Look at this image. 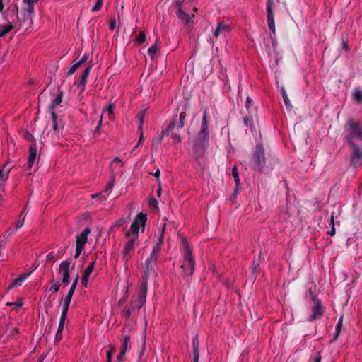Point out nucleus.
I'll list each match as a JSON object with an SVG mask.
<instances>
[{
  "mask_svg": "<svg viewBox=\"0 0 362 362\" xmlns=\"http://www.w3.org/2000/svg\"><path fill=\"white\" fill-rule=\"evenodd\" d=\"M146 221V214L139 213L134 218L129 230L126 232L125 236L127 238V241L122 252L123 260L125 262V263L128 262L132 253L134 252L135 245L138 244L139 243L138 239L139 226H141L142 227V230H144Z\"/></svg>",
  "mask_w": 362,
  "mask_h": 362,
  "instance_id": "f257e3e1",
  "label": "nucleus"
},
{
  "mask_svg": "<svg viewBox=\"0 0 362 362\" xmlns=\"http://www.w3.org/2000/svg\"><path fill=\"white\" fill-rule=\"evenodd\" d=\"M147 294L146 279L142 284H139L137 294L133 296L131 300L130 306L124 310L122 315L129 319L132 313L139 310L145 303Z\"/></svg>",
  "mask_w": 362,
  "mask_h": 362,
  "instance_id": "f03ea898",
  "label": "nucleus"
},
{
  "mask_svg": "<svg viewBox=\"0 0 362 362\" xmlns=\"http://www.w3.org/2000/svg\"><path fill=\"white\" fill-rule=\"evenodd\" d=\"M252 166L255 171L267 173H270L274 168L273 165H266L264 150L262 144H257L255 146L252 159Z\"/></svg>",
  "mask_w": 362,
  "mask_h": 362,
  "instance_id": "7ed1b4c3",
  "label": "nucleus"
},
{
  "mask_svg": "<svg viewBox=\"0 0 362 362\" xmlns=\"http://www.w3.org/2000/svg\"><path fill=\"white\" fill-rule=\"evenodd\" d=\"M344 132L346 133L344 139L347 143L355 142L358 139L362 141V122L354 119H349L344 125Z\"/></svg>",
  "mask_w": 362,
  "mask_h": 362,
  "instance_id": "20e7f679",
  "label": "nucleus"
},
{
  "mask_svg": "<svg viewBox=\"0 0 362 362\" xmlns=\"http://www.w3.org/2000/svg\"><path fill=\"white\" fill-rule=\"evenodd\" d=\"M286 7V5L285 3L281 4L280 1H267L266 7L267 13V23L271 32L270 35L272 38L276 37V28L274 22L275 13H279L281 8L285 9Z\"/></svg>",
  "mask_w": 362,
  "mask_h": 362,
  "instance_id": "39448f33",
  "label": "nucleus"
},
{
  "mask_svg": "<svg viewBox=\"0 0 362 362\" xmlns=\"http://www.w3.org/2000/svg\"><path fill=\"white\" fill-rule=\"evenodd\" d=\"M190 156L195 163L202 166V158L204 157V123L202 124L197 139L193 141L190 151Z\"/></svg>",
  "mask_w": 362,
  "mask_h": 362,
  "instance_id": "423d86ee",
  "label": "nucleus"
},
{
  "mask_svg": "<svg viewBox=\"0 0 362 362\" xmlns=\"http://www.w3.org/2000/svg\"><path fill=\"white\" fill-rule=\"evenodd\" d=\"M243 121L246 127H250L251 131L255 130L254 120L257 116V108L254 106L252 100L247 98L245 110L242 112Z\"/></svg>",
  "mask_w": 362,
  "mask_h": 362,
  "instance_id": "0eeeda50",
  "label": "nucleus"
},
{
  "mask_svg": "<svg viewBox=\"0 0 362 362\" xmlns=\"http://www.w3.org/2000/svg\"><path fill=\"white\" fill-rule=\"evenodd\" d=\"M182 244L185 247V260L181 268L186 276H189L192 274L194 271V260L186 238L182 239Z\"/></svg>",
  "mask_w": 362,
  "mask_h": 362,
  "instance_id": "6e6552de",
  "label": "nucleus"
},
{
  "mask_svg": "<svg viewBox=\"0 0 362 362\" xmlns=\"http://www.w3.org/2000/svg\"><path fill=\"white\" fill-rule=\"evenodd\" d=\"M357 144L355 142L348 143L351 147V165L357 168L362 164V141Z\"/></svg>",
  "mask_w": 362,
  "mask_h": 362,
  "instance_id": "1a4fd4ad",
  "label": "nucleus"
},
{
  "mask_svg": "<svg viewBox=\"0 0 362 362\" xmlns=\"http://www.w3.org/2000/svg\"><path fill=\"white\" fill-rule=\"evenodd\" d=\"M312 299L314 302V305L311 308V314L307 319L308 322H313L321 318L325 313V308L321 302L313 295H312Z\"/></svg>",
  "mask_w": 362,
  "mask_h": 362,
  "instance_id": "9d476101",
  "label": "nucleus"
},
{
  "mask_svg": "<svg viewBox=\"0 0 362 362\" xmlns=\"http://www.w3.org/2000/svg\"><path fill=\"white\" fill-rule=\"evenodd\" d=\"M185 118L186 112L185 111L180 112L179 115H175L166 128L165 131V134H169L175 129L177 132L182 129L184 127Z\"/></svg>",
  "mask_w": 362,
  "mask_h": 362,
  "instance_id": "9b49d317",
  "label": "nucleus"
},
{
  "mask_svg": "<svg viewBox=\"0 0 362 362\" xmlns=\"http://www.w3.org/2000/svg\"><path fill=\"white\" fill-rule=\"evenodd\" d=\"M177 6V11L176 13L177 17L183 21L185 24L189 23L191 18L190 12L184 11V9L188 8V1H179Z\"/></svg>",
  "mask_w": 362,
  "mask_h": 362,
  "instance_id": "f8f14e48",
  "label": "nucleus"
},
{
  "mask_svg": "<svg viewBox=\"0 0 362 362\" xmlns=\"http://www.w3.org/2000/svg\"><path fill=\"white\" fill-rule=\"evenodd\" d=\"M165 226H166V224H165V223H164L162 226V231H161V234H160V236L158 240V243H157L156 245H155L153 247L151 257H151V259L154 260V262H156L158 255L159 254V252H160V250H161V244L163 243V235H164V233L165 230Z\"/></svg>",
  "mask_w": 362,
  "mask_h": 362,
  "instance_id": "ddd939ff",
  "label": "nucleus"
},
{
  "mask_svg": "<svg viewBox=\"0 0 362 362\" xmlns=\"http://www.w3.org/2000/svg\"><path fill=\"white\" fill-rule=\"evenodd\" d=\"M69 265L67 261L62 262L59 265V271L62 274V282L65 285L69 283Z\"/></svg>",
  "mask_w": 362,
  "mask_h": 362,
  "instance_id": "4468645a",
  "label": "nucleus"
},
{
  "mask_svg": "<svg viewBox=\"0 0 362 362\" xmlns=\"http://www.w3.org/2000/svg\"><path fill=\"white\" fill-rule=\"evenodd\" d=\"M90 233V229L89 228H86L76 236V247L84 248L88 241V236Z\"/></svg>",
  "mask_w": 362,
  "mask_h": 362,
  "instance_id": "2eb2a0df",
  "label": "nucleus"
},
{
  "mask_svg": "<svg viewBox=\"0 0 362 362\" xmlns=\"http://www.w3.org/2000/svg\"><path fill=\"white\" fill-rule=\"evenodd\" d=\"M230 30V28L228 25L223 21H218L216 28L213 30V35L216 37H218L222 34L229 32Z\"/></svg>",
  "mask_w": 362,
  "mask_h": 362,
  "instance_id": "dca6fc26",
  "label": "nucleus"
},
{
  "mask_svg": "<svg viewBox=\"0 0 362 362\" xmlns=\"http://www.w3.org/2000/svg\"><path fill=\"white\" fill-rule=\"evenodd\" d=\"M91 68H92V65L88 66V67H86V69L83 71V73L81 74L80 81L77 84V86L81 90V91H83L85 89V86L86 84V80L90 74Z\"/></svg>",
  "mask_w": 362,
  "mask_h": 362,
  "instance_id": "f3484780",
  "label": "nucleus"
},
{
  "mask_svg": "<svg viewBox=\"0 0 362 362\" xmlns=\"http://www.w3.org/2000/svg\"><path fill=\"white\" fill-rule=\"evenodd\" d=\"M154 262L153 259H151V257L148 258L146 261V265H145V271H144V276L142 277V279L141 281H140L139 284H142L144 282V281L146 279V288H148V275L150 274V273L151 272V271L153 270V267L151 266V262Z\"/></svg>",
  "mask_w": 362,
  "mask_h": 362,
  "instance_id": "a211bd4d",
  "label": "nucleus"
},
{
  "mask_svg": "<svg viewBox=\"0 0 362 362\" xmlns=\"http://www.w3.org/2000/svg\"><path fill=\"white\" fill-rule=\"evenodd\" d=\"M95 261H92L90 263L88 267L86 268L83 276H82L81 283H82L83 286H84V287L87 286V284H88V279H89V276H90V274L92 273V272L93 270V268H94V266H95Z\"/></svg>",
  "mask_w": 362,
  "mask_h": 362,
  "instance_id": "6ab92c4d",
  "label": "nucleus"
},
{
  "mask_svg": "<svg viewBox=\"0 0 362 362\" xmlns=\"http://www.w3.org/2000/svg\"><path fill=\"white\" fill-rule=\"evenodd\" d=\"M37 148L36 143L31 144L29 148L28 167L30 168L36 158Z\"/></svg>",
  "mask_w": 362,
  "mask_h": 362,
  "instance_id": "aec40b11",
  "label": "nucleus"
},
{
  "mask_svg": "<svg viewBox=\"0 0 362 362\" xmlns=\"http://www.w3.org/2000/svg\"><path fill=\"white\" fill-rule=\"evenodd\" d=\"M33 3L34 1H23V5L21 7L22 11H24L25 16L30 17L33 13Z\"/></svg>",
  "mask_w": 362,
  "mask_h": 362,
  "instance_id": "412c9836",
  "label": "nucleus"
},
{
  "mask_svg": "<svg viewBox=\"0 0 362 362\" xmlns=\"http://www.w3.org/2000/svg\"><path fill=\"white\" fill-rule=\"evenodd\" d=\"M193 345V362L199 361V341L198 337L196 336L194 337L192 341Z\"/></svg>",
  "mask_w": 362,
  "mask_h": 362,
  "instance_id": "4be33fe9",
  "label": "nucleus"
},
{
  "mask_svg": "<svg viewBox=\"0 0 362 362\" xmlns=\"http://www.w3.org/2000/svg\"><path fill=\"white\" fill-rule=\"evenodd\" d=\"M30 273H23L20 275V276L17 279H16L13 283L8 286V289H11L15 286H21L22 284V282L26 279Z\"/></svg>",
  "mask_w": 362,
  "mask_h": 362,
  "instance_id": "5701e85b",
  "label": "nucleus"
},
{
  "mask_svg": "<svg viewBox=\"0 0 362 362\" xmlns=\"http://www.w3.org/2000/svg\"><path fill=\"white\" fill-rule=\"evenodd\" d=\"M8 161H7L1 168H0V182L4 183L7 181L9 176V173L11 170V168H9L7 170H5L6 165Z\"/></svg>",
  "mask_w": 362,
  "mask_h": 362,
  "instance_id": "b1692460",
  "label": "nucleus"
},
{
  "mask_svg": "<svg viewBox=\"0 0 362 362\" xmlns=\"http://www.w3.org/2000/svg\"><path fill=\"white\" fill-rule=\"evenodd\" d=\"M71 298H72V296H70V295L67 294L66 296L65 297V298L64 299V300H63V310H62V313L61 316H64V317H66Z\"/></svg>",
  "mask_w": 362,
  "mask_h": 362,
  "instance_id": "393cba45",
  "label": "nucleus"
},
{
  "mask_svg": "<svg viewBox=\"0 0 362 362\" xmlns=\"http://www.w3.org/2000/svg\"><path fill=\"white\" fill-rule=\"evenodd\" d=\"M281 93L282 95V98H283L285 106L286 107L287 109L291 110L292 108V105H291V100H289L288 96L286 93V91L284 88H281Z\"/></svg>",
  "mask_w": 362,
  "mask_h": 362,
  "instance_id": "a878e982",
  "label": "nucleus"
},
{
  "mask_svg": "<svg viewBox=\"0 0 362 362\" xmlns=\"http://www.w3.org/2000/svg\"><path fill=\"white\" fill-rule=\"evenodd\" d=\"M146 111V110H144L139 112L137 114V119L139 120V127H138L139 132H141V130L143 129V124H144V121Z\"/></svg>",
  "mask_w": 362,
  "mask_h": 362,
  "instance_id": "bb28decb",
  "label": "nucleus"
},
{
  "mask_svg": "<svg viewBox=\"0 0 362 362\" xmlns=\"http://www.w3.org/2000/svg\"><path fill=\"white\" fill-rule=\"evenodd\" d=\"M342 322H343V317H341L336 325V328H335V335L333 338V340L336 341L339 334H340V332H341V328H342Z\"/></svg>",
  "mask_w": 362,
  "mask_h": 362,
  "instance_id": "cd10ccee",
  "label": "nucleus"
},
{
  "mask_svg": "<svg viewBox=\"0 0 362 362\" xmlns=\"http://www.w3.org/2000/svg\"><path fill=\"white\" fill-rule=\"evenodd\" d=\"M62 96H63V92L62 90H59V94L57 95V97L53 100L51 108H54L55 106L59 105L62 100Z\"/></svg>",
  "mask_w": 362,
  "mask_h": 362,
  "instance_id": "c85d7f7f",
  "label": "nucleus"
},
{
  "mask_svg": "<svg viewBox=\"0 0 362 362\" xmlns=\"http://www.w3.org/2000/svg\"><path fill=\"white\" fill-rule=\"evenodd\" d=\"M232 175L234 177V181L236 185H240V180L239 177L238 170L237 166H233L232 168Z\"/></svg>",
  "mask_w": 362,
  "mask_h": 362,
  "instance_id": "c756f323",
  "label": "nucleus"
},
{
  "mask_svg": "<svg viewBox=\"0 0 362 362\" xmlns=\"http://www.w3.org/2000/svg\"><path fill=\"white\" fill-rule=\"evenodd\" d=\"M129 342L130 337L129 335H124L123 337V342L121 346V350L123 351V352L127 351Z\"/></svg>",
  "mask_w": 362,
  "mask_h": 362,
  "instance_id": "7c9ffc66",
  "label": "nucleus"
},
{
  "mask_svg": "<svg viewBox=\"0 0 362 362\" xmlns=\"http://www.w3.org/2000/svg\"><path fill=\"white\" fill-rule=\"evenodd\" d=\"M78 279H79V276L77 275L76 276V278L74 279V281H73V283H72V284H71V287L69 288V292L67 293L68 295H70V296H73L74 291H75V289H76V288L77 286V284H78Z\"/></svg>",
  "mask_w": 362,
  "mask_h": 362,
  "instance_id": "2f4dec72",
  "label": "nucleus"
},
{
  "mask_svg": "<svg viewBox=\"0 0 362 362\" xmlns=\"http://www.w3.org/2000/svg\"><path fill=\"white\" fill-rule=\"evenodd\" d=\"M115 182V177L114 175H111L110 177V180L106 186V187L104 189V192H110L112 189L113 188L114 184Z\"/></svg>",
  "mask_w": 362,
  "mask_h": 362,
  "instance_id": "473e14b6",
  "label": "nucleus"
},
{
  "mask_svg": "<svg viewBox=\"0 0 362 362\" xmlns=\"http://www.w3.org/2000/svg\"><path fill=\"white\" fill-rule=\"evenodd\" d=\"M146 40V33L144 31H140L138 37L134 40L139 45H141Z\"/></svg>",
  "mask_w": 362,
  "mask_h": 362,
  "instance_id": "72a5a7b5",
  "label": "nucleus"
},
{
  "mask_svg": "<svg viewBox=\"0 0 362 362\" xmlns=\"http://www.w3.org/2000/svg\"><path fill=\"white\" fill-rule=\"evenodd\" d=\"M353 96L356 101L358 103L362 102V91H361L359 89L354 90Z\"/></svg>",
  "mask_w": 362,
  "mask_h": 362,
  "instance_id": "f704fd0d",
  "label": "nucleus"
},
{
  "mask_svg": "<svg viewBox=\"0 0 362 362\" xmlns=\"http://www.w3.org/2000/svg\"><path fill=\"white\" fill-rule=\"evenodd\" d=\"M13 28V26L11 24H9L2 28V30L0 32V37L5 36L8 33H9L12 29Z\"/></svg>",
  "mask_w": 362,
  "mask_h": 362,
  "instance_id": "c9c22d12",
  "label": "nucleus"
},
{
  "mask_svg": "<svg viewBox=\"0 0 362 362\" xmlns=\"http://www.w3.org/2000/svg\"><path fill=\"white\" fill-rule=\"evenodd\" d=\"M66 318V317H65L64 316H61L58 329H57V332H59V333L62 332Z\"/></svg>",
  "mask_w": 362,
  "mask_h": 362,
  "instance_id": "e433bc0d",
  "label": "nucleus"
},
{
  "mask_svg": "<svg viewBox=\"0 0 362 362\" xmlns=\"http://www.w3.org/2000/svg\"><path fill=\"white\" fill-rule=\"evenodd\" d=\"M80 66V64L78 62L74 63L69 69L68 74H73Z\"/></svg>",
  "mask_w": 362,
  "mask_h": 362,
  "instance_id": "4c0bfd02",
  "label": "nucleus"
},
{
  "mask_svg": "<svg viewBox=\"0 0 362 362\" xmlns=\"http://www.w3.org/2000/svg\"><path fill=\"white\" fill-rule=\"evenodd\" d=\"M148 204L151 207L158 208V202L155 198H151L148 200Z\"/></svg>",
  "mask_w": 362,
  "mask_h": 362,
  "instance_id": "58836bf2",
  "label": "nucleus"
},
{
  "mask_svg": "<svg viewBox=\"0 0 362 362\" xmlns=\"http://www.w3.org/2000/svg\"><path fill=\"white\" fill-rule=\"evenodd\" d=\"M24 138L32 142V144H34L35 143V140L33 137V136L29 133L28 132H26L25 134H24Z\"/></svg>",
  "mask_w": 362,
  "mask_h": 362,
  "instance_id": "ea45409f",
  "label": "nucleus"
},
{
  "mask_svg": "<svg viewBox=\"0 0 362 362\" xmlns=\"http://www.w3.org/2000/svg\"><path fill=\"white\" fill-rule=\"evenodd\" d=\"M158 50V46H157V43H155L153 45H152L148 50V52L151 54V55H153L156 53Z\"/></svg>",
  "mask_w": 362,
  "mask_h": 362,
  "instance_id": "a19ab883",
  "label": "nucleus"
},
{
  "mask_svg": "<svg viewBox=\"0 0 362 362\" xmlns=\"http://www.w3.org/2000/svg\"><path fill=\"white\" fill-rule=\"evenodd\" d=\"M102 123H103V115L100 116L98 124V126L96 127V128L95 129V134H100V129H101V127H102Z\"/></svg>",
  "mask_w": 362,
  "mask_h": 362,
  "instance_id": "79ce46f5",
  "label": "nucleus"
},
{
  "mask_svg": "<svg viewBox=\"0 0 362 362\" xmlns=\"http://www.w3.org/2000/svg\"><path fill=\"white\" fill-rule=\"evenodd\" d=\"M59 287L60 286L58 283H54L50 286L49 290L53 293H57L59 290Z\"/></svg>",
  "mask_w": 362,
  "mask_h": 362,
  "instance_id": "37998d69",
  "label": "nucleus"
},
{
  "mask_svg": "<svg viewBox=\"0 0 362 362\" xmlns=\"http://www.w3.org/2000/svg\"><path fill=\"white\" fill-rule=\"evenodd\" d=\"M125 354L126 352H123V351H120V353L117 357V362H123L125 358Z\"/></svg>",
  "mask_w": 362,
  "mask_h": 362,
  "instance_id": "c03bdc74",
  "label": "nucleus"
},
{
  "mask_svg": "<svg viewBox=\"0 0 362 362\" xmlns=\"http://www.w3.org/2000/svg\"><path fill=\"white\" fill-rule=\"evenodd\" d=\"M330 223L332 225V228L330 232H329V234L332 236H333L335 234V228L334 227V214L331 215L330 218Z\"/></svg>",
  "mask_w": 362,
  "mask_h": 362,
  "instance_id": "a18cd8bd",
  "label": "nucleus"
},
{
  "mask_svg": "<svg viewBox=\"0 0 362 362\" xmlns=\"http://www.w3.org/2000/svg\"><path fill=\"white\" fill-rule=\"evenodd\" d=\"M172 137H173V140L177 141V143H180L182 141L179 132H175V134H173Z\"/></svg>",
  "mask_w": 362,
  "mask_h": 362,
  "instance_id": "49530a36",
  "label": "nucleus"
},
{
  "mask_svg": "<svg viewBox=\"0 0 362 362\" xmlns=\"http://www.w3.org/2000/svg\"><path fill=\"white\" fill-rule=\"evenodd\" d=\"M117 26V22L115 18H111L110 22V29L111 30H113L116 28Z\"/></svg>",
  "mask_w": 362,
  "mask_h": 362,
  "instance_id": "de8ad7c7",
  "label": "nucleus"
},
{
  "mask_svg": "<svg viewBox=\"0 0 362 362\" xmlns=\"http://www.w3.org/2000/svg\"><path fill=\"white\" fill-rule=\"evenodd\" d=\"M102 6H103V1H96V4L92 8V11H98L99 9H100Z\"/></svg>",
  "mask_w": 362,
  "mask_h": 362,
  "instance_id": "09e8293b",
  "label": "nucleus"
},
{
  "mask_svg": "<svg viewBox=\"0 0 362 362\" xmlns=\"http://www.w3.org/2000/svg\"><path fill=\"white\" fill-rule=\"evenodd\" d=\"M184 11H189L190 12V16H194V14L192 13L197 11V8L195 7H192L191 5H189V2L188 1V8L184 9Z\"/></svg>",
  "mask_w": 362,
  "mask_h": 362,
  "instance_id": "8fccbe9b",
  "label": "nucleus"
},
{
  "mask_svg": "<svg viewBox=\"0 0 362 362\" xmlns=\"http://www.w3.org/2000/svg\"><path fill=\"white\" fill-rule=\"evenodd\" d=\"M113 110H114V105L113 104H110L108 105V107H107V110L108 114H109L110 117L113 115Z\"/></svg>",
  "mask_w": 362,
  "mask_h": 362,
  "instance_id": "3c124183",
  "label": "nucleus"
},
{
  "mask_svg": "<svg viewBox=\"0 0 362 362\" xmlns=\"http://www.w3.org/2000/svg\"><path fill=\"white\" fill-rule=\"evenodd\" d=\"M24 218L25 217L23 218L22 221L18 220L16 222L15 226L16 229L21 228L23 226Z\"/></svg>",
  "mask_w": 362,
  "mask_h": 362,
  "instance_id": "603ef678",
  "label": "nucleus"
},
{
  "mask_svg": "<svg viewBox=\"0 0 362 362\" xmlns=\"http://www.w3.org/2000/svg\"><path fill=\"white\" fill-rule=\"evenodd\" d=\"M83 248L82 247H76V252H75V255H74V258H78L79 257V255H81V251L83 250Z\"/></svg>",
  "mask_w": 362,
  "mask_h": 362,
  "instance_id": "864d4df0",
  "label": "nucleus"
},
{
  "mask_svg": "<svg viewBox=\"0 0 362 362\" xmlns=\"http://www.w3.org/2000/svg\"><path fill=\"white\" fill-rule=\"evenodd\" d=\"M111 349L107 353V358H110V359H112V354L113 352L115 351V347L114 346H110Z\"/></svg>",
  "mask_w": 362,
  "mask_h": 362,
  "instance_id": "5fc2aeb1",
  "label": "nucleus"
},
{
  "mask_svg": "<svg viewBox=\"0 0 362 362\" xmlns=\"http://www.w3.org/2000/svg\"><path fill=\"white\" fill-rule=\"evenodd\" d=\"M160 174V172L159 169H157L156 171L153 174V176L157 179V182L158 183L160 182V178H159Z\"/></svg>",
  "mask_w": 362,
  "mask_h": 362,
  "instance_id": "6e6d98bb",
  "label": "nucleus"
},
{
  "mask_svg": "<svg viewBox=\"0 0 362 362\" xmlns=\"http://www.w3.org/2000/svg\"><path fill=\"white\" fill-rule=\"evenodd\" d=\"M140 132L139 139V141H138L136 146H135V148H136L140 145V144L141 143V141H143V139H144L143 129L141 130V132Z\"/></svg>",
  "mask_w": 362,
  "mask_h": 362,
  "instance_id": "4d7b16f0",
  "label": "nucleus"
},
{
  "mask_svg": "<svg viewBox=\"0 0 362 362\" xmlns=\"http://www.w3.org/2000/svg\"><path fill=\"white\" fill-rule=\"evenodd\" d=\"M140 132L139 139V141H138L136 146H135V148H136L140 145V144L141 143V141H143V139H144L143 129L141 130V132Z\"/></svg>",
  "mask_w": 362,
  "mask_h": 362,
  "instance_id": "13d9d810",
  "label": "nucleus"
},
{
  "mask_svg": "<svg viewBox=\"0 0 362 362\" xmlns=\"http://www.w3.org/2000/svg\"><path fill=\"white\" fill-rule=\"evenodd\" d=\"M321 359H322L321 354H320V352H318L317 354V356L315 357L313 362H320Z\"/></svg>",
  "mask_w": 362,
  "mask_h": 362,
  "instance_id": "bf43d9fd",
  "label": "nucleus"
},
{
  "mask_svg": "<svg viewBox=\"0 0 362 362\" xmlns=\"http://www.w3.org/2000/svg\"><path fill=\"white\" fill-rule=\"evenodd\" d=\"M88 59V57L87 55H84L82 57V58L78 62V63L81 65V64L86 62Z\"/></svg>",
  "mask_w": 362,
  "mask_h": 362,
  "instance_id": "052dcab7",
  "label": "nucleus"
},
{
  "mask_svg": "<svg viewBox=\"0 0 362 362\" xmlns=\"http://www.w3.org/2000/svg\"><path fill=\"white\" fill-rule=\"evenodd\" d=\"M342 48L346 51H348L349 49L348 42L345 40H342Z\"/></svg>",
  "mask_w": 362,
  "mask_h": 362,
  "instance_id": "680f3d73",
  "label": "nucleus"
},
{
  "mask_svg": "<svg viewBox=\"0 0 362 362\" xmlns=\"http://www.w3.org/2000/svg\"><path fill=\"white\" fill-rule=\"evenodd\" d=\"M113 162L117 163H121L122 166H124V163H123L122 160L119 157H115L113 160Z\"/></svg>",
  "mask_w": 362,
  "mask_h": 362,
  "instance_id": "e2e57ef3",
  "label": "nucleus"
},
{
  "mask_svg": "<svg viewBox=\"0 0 362 362\" xmlns=\"http://www.w3.org/2000/svg\"><path fill=\"white\" fill-rule=\"evenodd\" d=\"M239 187H240V185H235V187L233 190V196L234 197H235L239 193V190H240Z\"/></svg>",
  "mask_w": 362,
  "mask_h": 362,
  "instance_id": "0e129e2a",
  "label": "nucleus"
},
{
  "mask_svg": "<svg viewBox=\"0 0 362 362\" xmlns=\"http://www.w3.org/2000/svg\"><path fill=\"white\" fill-rule=\"evenodd\" d=\"M62 339V333L57 332L56 337H55V341H59Z\"/></svg>",
  "mask_w": 362,
  "mask_h": 362,
  "instance_id": "69168bd1",
  "label": "nucleus"
},
{
  "mask_svg": "<svg viewBox=\"0 0 362 362\" xmlns=\"http://www.w3.org/2000/svg\"><path fill=\"white\" fill-rule=\"evenodd\" d=\"M161 195V185L160 182L158 184V188L157 189V196L159 197Z\"/></svg>",
  "mask_w": 362,
  "mask_h": 362,
  "instance_id": "338daca9",
  "label": "nucleus"
},
{
  "mask_svg": "<svg viewBox=\"0 0 362 362\" xmlns=\"http://www.w3.org/2000/svg\"><path fill=\"white\" fill-rule=\"evenodd\" d=\"M14 305H17L18 307L21 308L23 306V301L21 300L17 301L16 303H14Z\"/></svg>",
  "mask_w": 362,
  "mask_h": 362,
  "instance_id": "774afa93",
  "label": "nucleus"
}]
</instances>
